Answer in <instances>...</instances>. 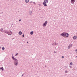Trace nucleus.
I'll return each instance as SVG.
<instances>
[{"label":"nucleus","mask_w":77,"mask_h":77,"mask_svg":"<svg viewBox=\"0 0 77 77\" xmlns=\"http://www.w3.org/2000/svg\"><path fill=\"white\" fill-rule=\"evenodd\" d=\"M0 32H4V33H6V34H7L8 35H10V36H11V35H12V32L11 30L9 31L10 32L9 33V32H8V31L7 30H4V31H2V30L1 29H0Z\"/></svg>","instance_id":"1"},{"label":"nucleus","mask_w":77,"mask_h":77,"mask_svg":"<svg viewBox=\"0 0 77 77\" xmlns=\"http://www.w3.org/2000/svg\"><path fill=\"white\" fill-rule=\"evenodd\" d=\"M12 59L14 60V65H15L16 66H17L18 64V60L17 59L15 58L14 56H12Z\"/></svg>","instance_id":"2"},{"label":"nucleus","mask_w":77,"mask_h":77,"mask_svg":"<svg viewBox=\"0 0 77 77\" xmlns=\"http://www.w3.org/2000/svg\"><path fill=\"white\" fill-rule=\"evenodd\" d=\"M61 36H63V37H65V36H66V37H68V36H69V34L68 33H66L65 32H63L60 34Z\"/></svg>","instance_id":"3"},{"label":"nucleus","mask_w":77,"mask_h":77,"mask_svg":"<svg viewBox=\"0 0 77 77\" xmlns=\"http://www.w3.org/2000/svg\"><path fill=\"white\" fill-rule=\"evenodd\" d=\"M48 3V0H45L44 1V2L43 3V5L44 6H47V3Z\"/></svg>","instance_id":"4"},{"label":"nucleus","mask_w":77,"mask_h":77,"mask_svg":"<svg viewBox=\"0 0 77 77\" xmlns=\"http://www.w3.org/2000/svg\"><path fill=\"white\" fill-rule=\"evenodd\" d=\"M47 23H48V21H46L43 24V26L44 27H45V26H47Z\"/></svg>","instance_id":"5"},{"label":"nucleus","mask_w":77,"mask_h":77,"mask_svg":"<svg viewBox=\"0 0 77 77\" xmlns=\"http://www.w3.org/2000/svg\"><path fill=\"white\" fill-rule=\"evenodd\" d=\"M74 2H75V0H71V3L72 4H74Z\"/></svg>","instance_id":"6"},{"label":"nucleus","mask_w":77,"mask_h":77,"mask_svg":"<svg viewBox=\"0 0 77 77\" xmlns=\"http://www.w3.org/2000/svg\"><path fill=\"white\" fill-rule=\"evenodd\" d=\"M77 38V36H74L73 37V39H76Z\"/></svg>","instance_id":"7"},{"label":"nucleus","mask_w":77,"mask_h":77,"mask_svg":"<svg viewBox=\"0 0 77 77\" xmlns=\"http://www.w3.org/2000/svg\"><path fill=\"white\" fill-rule=\"evenodd\" d=\"M19 34L20 35H21L22 34V32H21V31L19 32Z\"/></svg>","instance_id":"8"},{"label":"nucleus","mask_w":77,"mask_h":77,"mask_svg":"<svg viewBox=\"0 0 77 77\" xmlns=\"http://www.w3.org/2000/svg\"><path fill=\"white\" fill-rule=\"evenodd\" d=\"M0 69L2 71H3L4 70V69L3 68V67H2L1 68H0Z\"/></svg>","instance_id":"9"},{"label":"nucleus","mask_w":77,"mask_h":77,"mask_svg":"<svg viewBox=\"0 0 77 77\" xmlns=\"http://www.w3.org/2000/svg\"><path fill=\"white\" fill-rule=\"evenodd\" d=\"M25 2L26 3H29V0H25Z\"/></svg>","instance_id":"10"},{"label":"nucleus","mask_w":77,"mask_h":77,"mask_svg":"<svg viewBox=\"0 0 77 77\" xmlns=\"http://www.w3.org/2000/svg\"><path fill=\"white\" fill-rule=\"evenodd\" d=\"M56 45V43H54L52 44V45Z\"/></svg>","instance_id":"11"},{"label":"nucleus","mask_w":77,"mask_h":77,"mask_svg":"<svg viewBox=\"0 0 77 77\" xmlns=\"http://www.w3.org/2000/svg\"><path fill=\"white\" fill-rule=\"evenodd\" d=\"M33 31H31L30 33V34L31 35H33Z\"/></svg>","instance_id":"12"},{"label":"nucleus","mask_w":77,"mask_h":77,"mask_svg":"<svg viewBox=\"0 0 77 77\" xmlns=\"http://www.w3.org/2000/svg\"><path fill=\"white\" fill-rule=\"evenodd\" d=\"M32 11H29L30 15H31L32 14Z\"/></svg>","instance_id":"13"},{"label":"nucleus","mask_w":77,"mask_h":77,"mask_svg":"<svg viewBox=\"0 0 77 77\" xmlns=\"http://www.w3.org/2000/svg\"><path fill=\"white\" fill-rule=\"evenodd\" d=\"M71 48V47H70V46H68V49H69V48Z\"/></svg>","instance_id":"14"},{"label":"nucleus","mask_w":77,"mask_h":77,"mask_svg":"<svg viewBox=\"0 0 77 77\" xmlns=\"http://www.w3.org/2000/svg\"><path fill=\"white\" fill-rule=\"evenodd\" d=\"M17 55H18V53H17L15 55V56H17Z\"/></svg>","instance_id":"15"},{"label":"nucleus","mask_w":77,"mask_h":77,"mask_svg":"<svg viewBox=\"0 0 77 77\" xmlns=\"http://www.w3.org/2000/svg\"><path fill=\"white\" fill-rule=\"evenodd\" d=\"M73 65V64H72V62H71V63H70V65L71 66V65Z\"/></svg>","instance_id":"16"},{"label":"nucleus","mask_w":77,"mask_h":77,"mask_svg":"<svg viewBox=\"0 0 77 77\" xmlns=\"http://www.w3.org/2000/svg\"><path fill=\"white\" fill-rule=\"evenodd\" d=\"M2 50H5V47H3L2 48Z\"/></svg>","instance_id":"17"},{"label":"nucleus","mask_w":77,"mask_h":77,"mask_svg":"<svg viewBox=\"0 0 77 77\" xmlns=\"http://www.w3.org/2000/svg\"><path fill=\"white\" fill-rule=\"evenodd\" d=\"M65 73H68V71H65Z\"/></svg>","instance_id":"18"},{"label":"nucleus","mask_w":77,"mask_h":77,"mask_svg":"<svg viewBox=\"0 0 77 77\" xmlns=\"http://www.w3.org/2000/svg\"><path fill=\"white\" fill-rule=\"evenodd\" d=\"M72 44H70L69 45V46H70V47H72Z\"/></svg>","instance_id":"19"},{"label":"nucleus","mask_w":77,"mask_h":77,"mask_svg":"<svg viewBox=\"0 0 77 77\" xmlns=\"http://www.w3.org/2000/svg\"><path fill=\"white\" fill-rule=\"evenodd\" d=\"M22 36H23V37H24V35L23 34V35H22Z\"/></svg>","instance_id":"20"},{"label":"nucleus","mask_w":77,"mask_h":77,"mask_svg":"<svg viewBox=\"0 0 77 77\" xmlns=\"http://www.w3.org/2000/svg\"><path fill=\"white\" fill-rule=\"evenodd\" d=\"M69 67H70V68H72V66H69Z\"/></svg>","instance_id":"21"},{"label":"nucleus","mask_w":77,"mask_h":77,"mask_svg":"<svg viewBox=\"0 0 77 77\" xmlns=\"http://www.w3.org/2000/svg\"><path fill=\"white\" fill-rule=\"evenodd\" d=\"M38 5L39 6H41V5L40 4H38Z\"/></svg>","instance_id":"22"},{"label":"nucleus","mask_w":77,"mask_h":77,"mask_svg":"<svg viewBox=\"0 0 77 77\" xmlns=\"http://www.w3.org/2000/svg\"><path fill=\"white\" fill-rule=\"evenodd\" d=\"M65 67H66V68H67V67H68V66H66Z\"/></svg>","instance_id":"23"},{"label":"nucleus","mask_w":77,"mask_h":77,"mask_svg":"<svg viewBox=\"0 0 77 77\" xmlns=\"http://www.w3.org/2000/svg\"><path fill=\"white\" fill-rule=\"evenodd\" d=\"M62 58H64V57H63V56H62Z\"/></svg>","instance_id":"24"},{"label":"nucleus","mask_w":77,"mask_h":77,"mask_svg":"<svg viewBox=\"0 0 77 77\" xmlns=\"http://www.w3.org/2000/svg\"><path fill=\"white\" fill-rule=\"evenodd\" d=\"M1 30H3V28H1Z\"/></svg>","instance_id":"25"},{"label":"nucleus","mask_w":77,"mask_h":77,"mask_svg":"<svg viewBox=\"0 0 77 77\" xmlns=\"http://www.w3.org/2000/svg\"><path fill=\"white\" fill-rule=\"evenodd\" d=\"M32 3V1L30 2V3Z\"/></svg>","instance_id":"26"},{"label":"nucleus","mask_w":77,"mask_h":77,"mask_svg":"<svg viewBox=\"0 0 77 77\" xmlns=\"http://www.w3.org/2000/svg\"><path fill=\"white\" fill-rule=\"evenodd\" d=\"M19 21H21V19H20L19 20Z\"/></svg>","instance_id":"27"},{"label":"nucleus","mask_w":77,"mask_h":77,"mask_svg":"<svg viewBox=\"0 0 77 77\" xmlns=\"http://www.w3.org/2000/svg\"><path fill=\"white\" fill-rule=\"evenodd\" d=\"M24 75V74H23L22 75V77H23V75Z\"/></svg>","instance_id":"28"},{"label":"nucleus","mask_w":77,"mask_h":77,"mask_svg":"<svg viewBox=\"0 0 77 77\" xmlns=\"http://www.w3.org/2000/svg\"><path fill=\"white\" fill-rule=\"evenodd\" d=\"M33 3L34 4H35V2H33Z\"/></svg>","instance_id":"29"},{"label":"nucleus","mask_w":77,"mask_h":77,"mask_svg":"<svg viewBox=\"0 0 77 77\" xmlns=\"http://www.w3.org/2000/svg\"><path fill=\"white\" fill-rule=\"evenodd\" d=\"M45 67H47V66L45 65Z\"/></svg>","instance_id":"30"},{"label":"nucleus","mask_w":77,"mask_h":77,"mask_svg":"<svg viewBox=\"0 0 77 77\" xmlns=\"http://www.w3.org/2000/svg\"><path fill=\"white\" fill-rule=\"evenodd\" d=\"M27 42V43H29V42Z\"/></svg>","instance_id":"31"},{"label":"nucleus","mask_w":77,"mask_h":77,"mask_svg":"<svg viewBox=\"0 0 77 77\" xmlns=\"http://www.w3.org/2000/svg\"><path fill=\"white\" fill-rule=\"evenodd\" d=\"M77 50H75V51H77Z\"/></svg>","instance_id":"32"},{"label":"nucleus","mask_w":77,"mask_h":77,"mask_svg":"<svg viewBox=\"0 0 77 77\" xmlns=\"http://www.w3.org/2000/svg\"><path fill=\"white\" fill-rule=\"evenodd\" d=\"M2 14H3V12H2Z\"/></svg>","instance_id":"33"},{"label":"nucleus","mask_w":77,"mask_h":77,"mask_svg":"<svg viewBox=\"0 0 77 77\" xmlns=\"http://www.w3.org/2000/svg\"><path fill=\"white\" fill-rule=\"evenodd\" d=\"M14 39V38H13V39H12V40H13V39Z\"/></svg>","instance_id":"34"},{"label":"nucleus","mask_w":77,"mask_h":77,"mask_svg":"<svg viewBox=\"0 0 77 77\" xmlns=\"http://www.w3.org/2000/svg\"><path fill=\"white\" fill-rule=\"evenodd\" d=\"M0 48H1V47H0Z\"/></svg>","instance_id":"35"},{"label":"nucleus","mask_w":77,"mask_h":77,"mask_svg":"<svg viewBox=\"0 0 77 77\" xmlns=\"http://www.w3.org/2000/svg\"><path fill=\"white\" fill-rule=\"evenodd\" d=\"M54 53H56L55 52H54Z\"/></svg>","instance_id":"36"},{"label":"nucleus","mask_w":77,"mask_h":77,"mask_svg":"<svg viewBox=\"0 0 77 77\" xmlns=\"http://www.w3.org/2000/svg\"><path fill=\"white\" fill-rule=\"evenodd\" d=\"M1 14V13H0V14Z\"/></svg>","instance_id":"37"}]
</instances>
